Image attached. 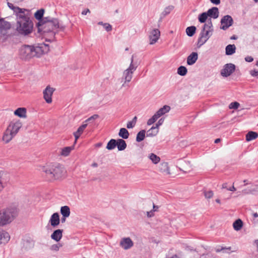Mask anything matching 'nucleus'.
Masks as SVG:
<instances>
[{
	"label": "nucleus",
	"instance_id": "nucleus-1",
	"mask_svg": "<svg viewBox=\"0 0 258 258\" xmlns=\"http://www.w3.org/2000/svg\"><path fill=\"white\" fill-rule=\"evenodd\" d=\"M50 46L48 44L40 43L35 46L23 45L19 50V55L22 59H29L32 57H39L49 51Z\"/></svg>",
	"mask_w": 258,
	"mask_h": 258
},
{
	"label": "nucleus",
	"instance_id": "nucleus-2",
	"mask_svg": "<svg viewBox=\"0 0 258 258\" xmlns=\"http://www.w3.org/2000/svg\"><path fill=\"white\" fill-rule=\"evenodd\" d=\"M30 12L27 10L16 17L15 29L19 34L26 36L32 32L33 24L30 20Z\"/></svg>",
	"mask_w": 258,
	"mask_h": 258
},
{
	"label": "nucleus",
	"instance_id": "nucleus-3",
	"mask_svg": "<svg viewBox=\"0 0 258 258\" xmlns=\"http://www.w3.org/2000/svg\"><path fill=\"white\" fill-rule=\"evenodd\" d=\"M41 170L44 172L48 177L54 179L61 178L66 172L63 167L58 163L42 166Z\"/></svg>",
	"mask_w": 258,
	"mask_h": 258
},
{
	"label": "nucleus",
	"instance_id": "nucleus-4",
	"mask_svg": "<svg viewBox=\"0 0 258 258\" xmlns=\"http://www.w3.org/2000/svg\"><path fill=\"white\" fill-rule=\"evenodd\" d=\"M19 214V209L10 206L0 211V226H3L11 223Z\"/></svg>",
	"mask_w": 258,
	"mask_h": 258
},
{
	"label": "nucleus",
	"instance_id": "nucleus-5",
	"mask_svg": "<svg viewBox=\"0 0 258 258\" xmlns=\"http://www.w3.org/2000/svg\"><path fill=\"white\" fill-rule=\"evenodd\" d=\"M22 126V122L19 120L11 121L4 133L3 141L6 144L9 143L17 134Z\"/></svg>",
	"mask_w": 258,
	"mask_h": 258
},
{
	"label": "nucleus",
	"instance_id": "nucleus-6",
	"mask_svg": "<svg viewBox=\"0 0 258 258\" xmlns=\"http://www.w3.org/2000/svg\"><path fill=\"white\" fill-rule=\"evenodd\" d=\"M213 24L211 18L209 19L202 28L198 40L197 47H200L204 45L212 35Z\"/></svg>",
	"mask_w": 258,
	"mask_h": 258
},
{
	"label": "nucleus",
	"instance_id": "nucleus-7",
	"mask_svg": "<svg viewBox=\"0 0 258 258\" xmlns=\"http://www.w3.org/2000/svg\"><path fill=\"white\" fill-rule=\"evenodd\" d=\"M38 31L39 33H48L58 28V22L57 20L43 22L39 21L37 23Z\"/></svg>",
	"mask_w": 258,
	"mask_h": 258
},
{
	"label": "nucleus",
	"instance_id": "nucleus-8",
	"mask_svg": "<svg viewBox=\"0 0 258 258\" xmlns=\"http://www.w3.org/2000/svg\"><path fill=\"white\" fill-rule=\"evenodd\" d=\"M74 136L75 138V140L74 145L71 146H70V147H66L61 148L60 149V152L59 153V154L60 156H62L63 157H67L69 155L71 151H72L73 150H74L75 149V145L76 144L77 140L81 136V126L78 128L77 132H75L74 133Z\"/></svg>",
	"mask_w": 258,
	"mask_h": 258
},
{
	"label": "nucleus",
	"instance_id": "nucleus-9",
	"mask_svg": "<svg viewBox=\"0 0 258 258\" xmlns=\"http://www.w3.org/2000/svg\"><path fill=\"white\" fill-rule=\"evenodd\" d=\"M220 23V29L223 30H226L232 25L233 23V20L231 16L227 15L224 16L221 19Z\"/></svg>",
	"mask_w": 258,
	"mask_h": 258
},
{
	"label": "nucleus",
	"instance_id": "nucleus-10",
	"mask_svg": "<svg viewBox=\"0 0 258 258\" xmlns=\"http://www.w3.org/2000/svg\"><path fill=\"white\" fill-rule=\"evenodd\" d=\"M235 66L233 63H227L223 67V69L221 71V75L224 77H227L230 76L235 71Z\"/></svg>",
	"mask_w": 258,
	"mask_h": 258
},
{
	"label": "nucleus",
	"instance_id": "nucleus-11",
	"mask_svg": "<svg viewBox=\"0 0 258 258\" xmlns=\"http://www.w3.org/2000/svg\"><path fill=\"white\" fill-rule=\"evenodd\" d=\"M54 91L53 88L47 86L43 91V97L47 103H50L52 102L51 96Z\"/></svg>",
	"mask_w": 258,
	"mask_h": 258
},
{
	"label": "nucleus",
	"instance_id": "nucleus-12",
	"mask_svg": "<svg viewBox=\"0 0 258 258\" xmlns=\"http://www.w3.org/2000/svg\"><path fill=\"white\" fill-rule=\"evenodd\" d=\"M134 242L130 237L123 238L120 241V246L125 250L133 247Z\"/></svg>",
	"mask_w": 258,
	"mask_h": 258
},
{
	"label": "nucleus",
	"instance_id": "nucleus-13",
	"mask_svg": "<svg viewBox=\"0 0 258 258\" xmlns=\"http://www.w3.org/2000/svg\"><path fill=\"white\" fill-rule=\"evenodd\" d=\"M160 35V32L158 29H153L149 35L150 44H153L155 43L159 39Z\"/></svg>",
	"mask_w": 258,
	"mask_h": 258
},
{
	"label": "nucleus",
	"instance_id": "nucleus-14",
	"mask_svg": "<svg viewBox=\"0 0 258 258\" xmlns=\"http://www.w3.org/2000/svg\"><path fill=\"white\" fill-rule=\"evenodd\" d=\"M49 223L53 227H56L59 224L60 219L58 213H54L51 215L49 220Z\"/></svg>",
	"mask_w": 258,
	"mask_h": 258
},
{
	"label": "nucleus",
	"instance_id": "nucleus-15",
	"mask_svg": "<svg viewBox=\"0 0 258 258\" xmlns=\"http://www.w3.org/2000/svg\"><path fill=\"white\" fill-rule=\"evenodd\" d=\"M10 236L9 234L0 228V245L6 244L10 240Z\"/></svg>",
	"mask_w": 258,
	"mask_h": 258
},
{
	"label": "nucleus",
	"instance_id": "nucleus-16",
	"mask_svg": "<svg viewBox=\"0 0 258 258\" xmlns=\"http://www.w3.org/2000/svg\"><path fill=\"white\" fill-rule=\"evenodd\" d=\"M159 170L164 175L170 174L169 168L167 162H163L161 163L159 165Z\"/></svg>",
	"mask_w": 258,
	"mask_h": 258
},
{
	"label": "nucleus",
	"instance_id": "nucleus-17",
	"mask_svg": "<svg viewBox=\"0 0 258 258\" xmlns=\"http://www.w3.org/2000/svg\"><path fill=\"white\" fill-rule=\"evenodd\" d=\"M62 229H57L53 231L51 235V238L53 240L58 242L62 237Z\"/></svg>",
	"mask_w": 258,
	"mask_h": 258
},
{
	"label": "nucleus",
	"instance_id": "nucleus-18",
	"mask_svg": "<svg viewBox=\"0 0 258 258\" xmlns=\"http://www.w3.org/2000/svg\"><path fill=\"white\" fill-rule=\"evenodd\" d=\"M207 13L211 18L217 19L219 17V12L217 7H212L209 9Z\"/></svg>",
	"mask_w": 258,
	"mask_h": 258
},
{
	"label": "nucleus",
	"instance_id": "nucleus-19",
	"mask_svg": "<svg viewBox=\"0 0 258 258\" xmlns=\"http://www.w3.org/2000/svg\"><path fill=\"white\" fill-rule=\"evenodd\" d=\"M133 73L126 69L123 73L122 79L124 80V83L122 85V87L125 86L126 82H130L133 77Z\"/></svg>",
	"mask_w": 258,
	"mask_h": 258
},
{
	"label": "nucleus",
	"instance_id": "nucleus-20",
	"mask_svg": "<svg viewBox=\"0 0 258 258\" xmlns=\"http://www.w3.org/2000/svg\"><path fill=\"white\" fill-rule=\"evenodd\" d=\"M198 58V54L197 52H192L187 58V63L188 65L194 64Z\"/></svg>",
	"mask_w": 258,
	"mask_h": 258
},
{
	"label": "nucleus",
	"instance_id": "nucleus-21",
	"mask_svg": "<svg viewBox=\"0 0 258 258\" xmlns=\"http://www.w3.org/2000/svg\"><path fill=\"white\" fill-rule=\"evenodd\" d=\"M8 5L10 9L13 10L16 17H17L19 14H21V13H23V12H24V11L27 10V9H21L18 7H15L13 5V4L10 3L9 2L8 3Z\"/></svg>",
	"mask_w": 258,
	"mask_h": 258
},
{
	"label": "nucleus",
	"instance_id": "nucleus-22",
	"mask_svg": "<svg viewBox=\"0 0 258 258\" xmlns=\"http://www.w3.org/2000/svg\"><path fill=\"white\" fill-rule=\"evenodd\" d=\"M11 24L4 20V19H0V31L7 30L11 28Z\"/></svg>",
	"mask_w": 258,
	"mask_h": 258
},
{
	"label": "nucleus",
	"instance_id": "nucleus-23",
	"mask_svg": "<svg viewBox=\"0 0 258 258\" xmlns=\"http://www.w3.org/2000/svg\"><path fill=\"white\" fill-rule=\"evenodd\" d=\"M116 147L118 151H123L126 148L127 145L124 140L122 139L116 140Z\"/></svg>",
	"mask_w": 258,
	"mask_h": 258
},
{
	"label": "nucleus",
	"instance_id": "nucleus-24",
	"mask_svg": "<svg viewBox=\"0 0 258 258\" xmlns=\"http://www.w3.org/2000/svg\"><path fill=\"white\" fill-rule=\"evenodd\" d=\"M14 114L20 117H25L26 116V109L23 107L18 108L15 111Z\"/></svg>",
	"mask_w": 258,
	"mask_h": 258
},
{
	"label": "nucleus",
	"instance_id": "nucleus-25",
	"mask_svg": "<svg viewBox=\"0 0 258 258\" xmlns=\"http://www.w3.org/2000/svg\"><path fill=\"white\" fill-rule=\"evenodd\" d=\"M236 47L234 44H229L225 48L226 54L230 55L235 52Z\"/></svg>",
	"mask_w": 258,
	"mask_h": 258
},
{
	"label": "nucleus",
	"instance_id": "nucleus-26",
	"mask_svg": "<svg viewBox=\"0 0 258 258\" xmlns=\"http://www.w3.org/2000/svg\"><path fill=\"white\" fill-rule=\"evenodd\" d=\"M173 8L174 7L172 6H169L166 7L161 14L160 21H161L163 18H164L167 15L169 14L171 11L173 10Z\"/></svg>",
	"mask_w": 258,
	"mask_h": 258
},
{
	"label": "nucleus",
	"instance_id": "nucleus-27",
	"mask_svg": "<svg viewBox=\"0 0 258 258\" xmlns=\"http://www.w3.org/2000/svg\"><path fill=\"white\" fill-rule=\"evenodd\" d=\"M118 136L122 138V139H127L129 136V133L125 128H121L118 133Z\"/></svg>",
	"mask_w": 258,
	"mask_h": 258
},
{
	"label": "nucleus",
	"instance_id": "nucleus-28",
	"mask_svg": "<svg viewBox=\"0 0 258 258\" xmlns=\"http://www.w3.org/2000/svg\"><path fill=\"white\" fill-rule=\"evenodd\" d=\"M60 213L63 217H69L70 215V208L67 206L61 207L60 208Z\"/></svg>",
	"mask_w": 258,
	"mask_h": 258
},
{
	"label": "nucleus",
	"instance_id": "nucleus-29",
	"mask_svg": "<svg viewBox=\"0 0 258 258\" xmlns=\"http://www.w3.org/2000/svg\"><path fill=\"white\" fill-rule=\"evenodd\" d=\"M258 137L257 133L250 131L246 135V140L247 141H250L255 139Z\"/></svg>",
	"mask_w": 258,
	"mask_h": 258
},
{
	"label": "nucleus",
	"instance_id": "nucleus-30",
	"mask_svg": "<svg viewBox=\"0 0 258 258\" xmlns=\"http://www.w3.org/2000/svg\"><path fill=\"white\" fill-rule=\"evenodd\" d=\"M44 13V10L43 9H41L36 11V12L34 14L35 18L39 20V21H41V23L43 22V20L42 19L43 14Z\"/></svg>",
	"mask_w": 258,
	"mask_h": 258
},
{
	"label": "nucleus",
	"instance_id": "nucleus-31",
	"mask_svg": "<svg viewBox=\"0 0 258 258\" xmlns=\"http://www.w3.org/2000/svg\"><path fill=\"white\" fill-rule=\"evenodd\" d=\"M243 226V222L240 219H238L233 223V226L234 230L236 231L240 230Z\"/></svg>",
	"mask_w": 258,
	"mask_h": 258
},
{
	"label": "nucleus",
	"instance_id": "nucleus-32",
	"mask_svg": "<svg viewBox=\"0 0 258 258\" xmlns=\"http://www.w3.org/2000/svg\"><path fill=\"white\" fill-rule=\"evenodd\" d=\"M146 137V131L144 130L140 131L138 133L136 137V141L141 142L143 141Z\"/></svg>",
	"mask_w": 258,
	"mask_h": 258
},
{
	"label": "nucleus",
	"instance_id": "nucleus-33",
	"mask_svg": "<svg viewBox=\"0 0 258 258\" xmlns=\"http://www.w3.org/2000/svg\"><path fill=\"white\" fill-rule=\"evenodd\" d=\"M158 133V128L157 127L152 126L147 132V137H153L156 136Z\"/></svg>",
	"mask_w": 258,
	"mask_h": 258
},
{
	"label": "nucleus",
	"instance_id": "nucleus-34",
	"mask_svg": "<svg viewBox=\"0 0 258 258\" xmlns=\"http://www.w3.org/2000/svg\"><path fill=\"white\" fill-rule=\"evenodd\" d=\"M149 158L152 161V163L156 164L160 161V158L154 153H151L149 155Z\"/></svg>",
	"mask_w": 258,
	"mask_h": 258
},
{
	"label": "nucleus",
	"instance_id": "nucleus-35",
	"mask_svg": "<svg viewBox=\"0 0 258 258\" xmlns=\"http://www.w3.org/2000/svg\"><path fill=\"white\" fill-rule=\"evenodd\" d=\"M116 140L111 139L107 143L106 149L109 150L114 149L116 147Z\"/></svg>",
	"mask_w": 258,
	"mask_h": 258
},
{
	"label": "nucleus",
	"instance_id": "nucleus-36",
	"mask_svg": "<svg viewBox=\"0 0 258 258\" xmlns=\"http://www.w3.org/2000/svg\"><path fill=\"white\" fill-rule=\"evenodd\" d=\"M196 27L194 26L188 27L186 29V33L187 36L189 37L192 36L196 33Z\"/></svg>",
	"mask_w": 258,
	"mask_h": 258
},
{
	"label": "nucleus",
	"instance_id": "nucleus-37",
	"mask_svg": "<svg viewBox=\"0 0 258 258\" xmlns=\"http://www.w3.org/2000/svg\"><path fill=\"white\" fill-rule=\"evenodd\" d=\"M187 73V70L184 66H180L177 69V74L181 76H184L186 75Z\"/></svg>",
	"mask_w": 258,
	"mask_h": 258
},
{
	"label": "nucleus",
	"instance_id": "nucleus-38",
	"mask_svg": "<svg viewBox=\"0 0 258 258\" xmlns=\"http://www.w3.org/2000/svg\"><path fill=\"white\" fill-rule=\"evenodd\" d=\"M208 14L206 12L202 13L199 15L198 19L199 21L201 23H205L208 19Z\"/></svg>",
	"mask_w": 258,
	"mask_h": 258
},
{
	"label": "nucleus",
	"instance_id": "nucleus-39",
	"mask_svg": "<svg viewBox=\"0 0 258 258\" xmlns=\"http://www.w3.org/2000/svg\"><path fill=\"white\" fill-rule=\"evenodd\" d=\"M137 120V116H135L133 118L132 120L130 121L127 123L126 127L127 128H133L136 124Z\"/></svg>",
	"mask_w": 258,
	"mask_h": 258
},
{
	"label": "nucleus",
	"instance_id": "nucleus-40",
	"mask_svg": "<svg viewBox=\"0 0 258 258\" xmlns=\"http://www.w3.org/2000/svg\"><path fill=\"white\" fill-rule=\"evenodd\" d=\"M98 117L99 116L98 114H94L92 116L89 117L88 118H87L86 120H85L84 122L87 123V124L88 123H93L96 119L98 118Z\"/></svg>",
	"mask_w": 258,
	"mask_h": 258
},
{
	"label": "nucleus",
	"instance_id": "nucleus-41",
	"mask_svg": "<svg viewBox=\"0 0 258 258\" xmlns=\"http://www.w3.org/2000/svg\"><path fill=\"white\" fill-rule=\"evenodd\" d=\"M137 66H135L133 63V56L131 59V62L129 67L127 69V70L131 71L133 73L137 69Z\"/></svg>",
	"mask_w": 258,
	"mask_h": 258
},
{
	"label": "nucleus",
	"instance_id": "nucleus-42",
	"mask_svg": "<svg viewBox=\"0 0 258 258\" xmlns=\"http://www.w3.org/2000/svg\"><path fill=\"white\" fill-rule=\"evenodd\" d=\"M62 246V245L60 243H57L53 244L50 247V249L53 251H58L59 248Z\"/></svg>",
	"mask_w": 258,
	"mask_h": 258
},
{
	"label": "nucleus",
	"instance_id": "nucleus-43",
	"mask_svg": "<svg viewBox=\"0 0 258 258\" xmlns=\"http://www.w3.org/2000/svg\"><path fill=\"white\" fill-rule=\"evenodd\" d=\"M158 117L154 114L151 118H150L147 121V124L150 125L154 123L157 119Z\"/></svg>",
	"mask_w": 258,
	"mask_h": 258
},
{
	"label": "nucleus",
	"instance_id": "nucleus-44",
	"mask_svg": "<svg viewBox=\"0 0 258 258\" xmlns=\"http://www.w3.org/2000/svg\"><path fill=\"white\" fill-rule=\"evenodd\" d=\"M239 105H240V104H239V103L238 102H233L229 104V107L230 109H237L238 108Z\"/></svg>",
	"mask_w": 258,
	"mask_h": 258
},
{
	"label": "nucleus",
	"instance_id": "nucleus-45",
	"mask_svg": "<svg viewBox=\"0 0 258 258\" xmlns=\"http://www.w3.org/2000/svg\"><path fill=\"white\" fill-rule=\"evenodd\" d=\"M204 195L206 198L210 199L213 196V192L212 190L205 191Z\"/></svg>",
	"mask_w": 258,
	"mask_h": 258
},
{
	"label": "nucleus",
	"instance_id": "nucleus-46",
	"mask_svg": "<svg viewBox=\"0 0 258 258\" xmlns=\"http://www.w3.org/2000/svg\"><path fill=\"white\" fill-rule=\"evenodd\" d=\"M182 164L183 165H187L188 166H189V168L188 169H186V170H184L183 169H182V168H179V169L181 170V171H182L183 172H187L188 171H189L190 170V162H186V161H184L183 163H182Z\"/></svg>",
	"mask_w": 258,
	"mask_h": 258
},
{
	"label": "nucleus",
	"instance_id": "nucleus-47",
	"mask_svg": "<svg viewBox=\"0 0 258 258\" xmlns=\"http://www.w3.org/2000/svg\"><path fill=\"white\" fill-rule=\"evenodd\" d=\"M161 110H162L163 112H164V114L168 112L170 110V107L168 105H164L163 107L160 108Z\"/></svg>",
	"mask_w": 258,
	"mask_h": 258
},
{
	"label": "nucleus",
	"instance_id": "nucleus-48",
	"mask_svg": "<svg viewBox=\"0 0 258 258\" xmlns=\"http://www.w3.org/2000/svg\"><path fill=\"white\" fill-rule=\"evenodd\" d=\"M103 27L107 32L111 31L112 29V26L108 23H104Z\"/></svg>",
	"mask_w": 258,
	"mask_h": 258
},
{
	"label": "nucleus",
	"instance_id": "nucleus-49",
	"mask_svg": "<svg viewBox=\"0 0 258 258\" xmlns=\"http://www.w3.org/2000/svg\"><path fill=\"white\" fill-rule=\"evenodd\" d=\"M231 247H222V248L221 249L220 251H222V252L223 253H229L230 252V251H231Z\"/></svg>",
	"mask_w": 258,
	"mask_h": 258
},
{
	"label": "nucleus",
	"instance_id": "nucleus-50",
	"mask_svg": "<svg viewBox=\"0 0 258 258\" xmlns=\"http://www.w3.org/2000/svg\"><path fill=\"white\" fill-rule=\"evenodd\" d=\"M250 74L252 77L258 78V71L253 70L250 71Z\"/></svg>",
	"mask_w": 258,
	"mask_h": 258
},
{
	"label": "nucleus",
	"instance_id": "nucleus-51",
	"mask_svg": "<svg viewBox=\"0 0 258 258\" xmlns=\"http://www.w3.org/2000/svg\"><path fill=\"white\" fill-rule=\"evenodd\" d=\"M159 109L154 114L159 118L160 116L164 114V112Z\"/></svg>",
	"mask_w": 258,
	"mask_h": 258
},
{
	"label": "nucleus",
	"instance_id": "nucleus-52",
	"mask_svg": "<svg viewBox=\"0 0 258 258\" xmlns=\"http://www.w3.org/2000/svg\"><path fill=\"white\" fill-rule=\"evenodd\" d=\"M164 119L162 118H160L156 123V126L155 127H157V128H158L159 126L162 125Z\"/></svg>",
	"mask_w": 258,
	"mask_h": 258
},
{
	"label": "nucleus",
	"instance_id": "nucleus-53",
	"mask_svg": "<svg viewBox=\"0 0 258 258\" xmlns=\"http://www.w3.org/2000/svg\"><path fill=\"white\" fill-rule=\"evenodd\" d=\"M154 211H153V210L150 211H148L147 212V216L148 217H153L154 215Z\"/></svg>",
	"mask_w": 258,
	"mask_h": 258
},
{
	"label": "nucleus",
	"instance_id": "nucleus-54",
	"mask_svg": "<svg viewBox=\"0 0 258 258\" xmlns=\"http://www.w3.org/2000/svg\"><path fill=\"white\" fill-rule=\"evenodd\" d=\"M245 60L248 62H251L253 60V58L251 56H247L245 57Z\"/></svg>",
	"mask_w": 258,
	"mask_h": 258
},
{
	"label": "nucleus",
	"instance_id": "nucleus-55",
	"mask_svg": "<svg viewBox=\"0 0 258 258\" xmlns=\"http://www.w3.org/2000/svg\"><path fill=\"white\" fill-rule=\"evenodd\" d=\"M210 2L215 5H219L220 3V0H210Z\"/></svg>",
	"mask_w": 258,
	"mask_h": 258
},
{
	"label": "nucleus",
	"instance_id": "nucleus-56",
	"mask_svg": "<svg viewBox=\"0 0 258 258\" xmlns=\"http://www.w3.org/2000/svg\"><path fill=\"white\" fill-rule=\"evenodd\" d=\"M87 123L84 121L82 124V133L83 132V131L87 127Z\"/></svg>",
	"mask_w": 258,
	"mask_h": 258
},
{
	"label": "nucleus",
	"instance_id": "nucleus-57",
	"mask_svg": "<svg viewBox=\"0 0 258 258\" xmlns=\"http://www.w3.org/2000/svg\"><path fill=\"white\" fill-rule=\"evenodd\" d=\"M87 13H90V10L88 9L85 10L82 12V15H86Z\"/></svg>",
	"mask_w": 258,
	"mask_h": 258
},
{
	"label": "nucleus",
	"instance_id": "nucleus-58",
	"mask_svg": "<svg viewBox=\"0 0 258 258\" xmlns=\"http://www.w3.org/2000/svg\"><path fill=\"white\" fill-rule=\"evenodd\" d=\"M242 192L244 194H249V193H251V190L250 189H249V190H247V189H244L242 190Z\"/></svg>",
	"mask_w": 258,
	"mask_h": 258
},
{
	"label": "nucleus",
	"instance_id": "nucleus-59",
	"mask_svg": "<svg viewBox=\"0 0 258 258\" xmlns=\"http://www.w3.org/2000/svg\"><path fill=\"white\" fill-rule=\"evenodd\" d=\"M152 204H153V210L155 212L157 210V209L159 208V207L158 206L155 205L153 203H152Z\"/></svg>",
	"mask_w": 258,
	"mask_h": 258
},
{
	"label": "nucleus",
	"instance_id": "nucleus-60",
	"mask_svg": "<svg viewBox=\"0 0 258 258\" xmlns=\"http://www.w3.org/2000/svg\"><path fill=\"white\" fill-rule=\"evenodd\" d=\"M227 190H229V191H235V190H236V188L233 185L232 187H230L229 188H227Z\"/></svg>",
	"mask_w": 258,
	"mask_h": 258
},
{
	"label": "nucleus",
	"instance_id": "nucleus-61",
	"mask_svg": "<svg viewBox=\"0 0 258 258\" xmlns=\"http://www.w3.org/2000/svg\"><path fill=\"white\" fill-rule=\"evenodd\" d=\"M102 145V143H98L96 144L95 146H96V147L99 148V147H101Z\"/></svg>",
	"mask_w": 258,
	"mask_h": 258
},
{
	"label": "nucleus",
	"instance_id": "nucleus-62",
	"mask_svg": "<svg viewBox=\"0 0 258 258\" xmlns=\"http://www.w3.org/2000/svg\"><path fill=\"white\" fill-rule=\"evenodd\" d=\"M66 218H67V217H63V216H62V218H61V223H63L65 222L66 220Z\"/></svg>",
	"mask_w": 258,
	"mask_h": 258
},
{
	"label": "nucleus",
	"instance_id": "nucleus-63",
	"mask_svg": "<svg viewBox=\"0 0 258 258\" xmlns=\"http://www.w3.org/2000/svg\"><path fill=\"white\" fill-rule=\"evenodd\" d=\"M221 141V139L218 138V139H216L215 140V143L216 144H217L218 143H219Z\"/></svg>",
	"mask_w": 258,
	"mask_h": 258
},
{
	"label": "nucleus",
	"instance_id": "nucleus-64",
	"mask_svg": "<svg viewBox=\"0 0 258 258\" xmlns=\"http://www.w3.org/2000/svg\"><path fill=\"white\" fill-rule=\"evenodd\" d=\"M252 215L253 217L255 218L258 217V214L257 213H254Z\"/></svg>",
	"mask_w": 258,
	"mask_h": 258
}]
</instances>
